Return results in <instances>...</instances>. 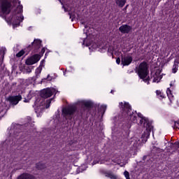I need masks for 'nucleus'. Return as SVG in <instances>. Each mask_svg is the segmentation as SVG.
<instances>
[{"instance_id": "nucleus-22", "label": "nucleus", "mask_w": 179, "mask_h": 179, "mask_svg": "<svg viewBox=\"0 0 179 179\" xmlns=\"http://www.w3.org/2000/svg\"><path fill=\"white\" fill-rule=\"evenodd\" d=\"M106 110H107V105H101V111L102 115L104 114V113H106Z\"/></svg>"}, {"instance_id": "nucleus-9", "label": "nucleus", "mask_w": 179, "mask_h": 179, "mask_svg": "<svg viewBox=\"0 0 179 179\" xmlns=\"http://www.w3.org/2000/svg\"><path fill=\"white\" fill-rule=\"evenodd\" d=\"M43 99H37L34 103V108L35 113H40L42 110H44V106L43 105Z\"/></svg>"}, {"instance_id": "nucleus-38", "label": "nucleus", "mask_w": 179, "mask_h": 179, "mask_svg": "<svg viewBox=\"0 0 179 179\" xmlns=\"http://www.w3.org/2000/svg\"><path fill=\"white\" fill-rule=\"evenodd\" d=\"M42 54H44V52H45V49L43 48L41 50Z\"/></svg>"}, {"instance_id": "nucleus-14", "label": "nucleus", "mask_w": 179, "mask_h": 179, "mask_svg": "<svg viewBox=\"0 0 179 179\" xmlns=\"http://www.w3.org/2000/svg\"><path fill=\"white\" fill-rule=\"evenodd\" d=\"M178 64H179V55L175 59V63L172 69L173 73H176L177 71H178Z\"/></svg>"}, {"instance_id": "nucleus-48", "label": "nucleus", "mask_w": 179, "mask_h": 179, "mask_svg": "<svg viewBox=\"0 0 179 179\" xmlns=\"http://www.w3.org/2000/svg\"><path fill=\"white\" fill-rule=\"evenodd\" d=\"M83 44H85V41H83Z\"/></svg>"}, {"instance_id": "nucleus-19", "label": "nucleus", "mask_w": 179, "mask_h": 179, "mask_svg": "<svg viewBox=\"0 0 179 179\" xmlns=\"http://www.w3.org/2000/svg\"><path fill=\"white\" fill-rule=\"evenodd\" d=\"M171 148H172L173 150H177L179 149V142L176 141L174 143H171Z\"/></svg>"}, {"instance_id": "nucleus-45", "label": "nucleus", "mask_w": 179, "mask_h": 179, "mask_svg": "<svg viewBox=\"0 0 179 179\" xmlns=\"http://www.w3.org/2000/svg\"><path fill=\"white\" fill-rule=\"evenodd\" d=\"M23 54H24V55L26 54V52L24 51V52H23Z\"/></svg>"}, {"instance_id": "nucleus-5", "label": "nucleus", "mask_w": 179, "mask_h": 179, "mask_svg": "<svg viewBox=\"0 0 179 179\" xmlns=\"http://www.w3.org/2000/svg\"><path fill=\"white\" fill-rule=\"evenodd\" d=\"M120 106L121 107L122 110V115L124 117H130V119H131L134 122H136L137 121V117L132 115L131 113V106H129V103L124 102V103L122 102L120 103Z\"/></svg>"}, {"instance_id": "nucleus-17", "label": "nucleus", "mask_w": 179, "mask_h": 179, "mask_svg": "<svg viewBox=\"0 0 179 179\" xmlns=\"http://www.w3.org/2000/svg\"><path fill=\"white\" fill-rule=\"evenodd\" d=\"M166 94L171 101V103H173V94L171 93V90H170V88H168L166 90Z\"/></svg>"}, {"instance_id": "nucleus-31", "label": "nucleus", "mask_w": 179, "mask_h": 179, "mask_svg": "<svg viewBox=\"0 0 179 179\" xmlns=\"http://www.w3.org/2000/svg\"><path fill=\"white\" fill-rule=\"evenodd\" d=\"M52 99H48V101H47V102H46V108H50V104H51V101H52Z\"/></svg>"}, {"instance_id": "nucleus-1", "label": "nucleus", "mask_w": 179, "mask_h": 179, "mask_svg": "<svg viewBox=\"0 0 179 179\" xmlns=\"http://www.w3.org/2000/svg\"><path fill=\"white\" fill-rule=\"evenodd\" d=\"M17 8L14 13V16L12 17H8V15L10 13L12 10V5L9 1L6 0H2L0 1V12L2 13L3 16L5 17L8 23H12L13 26L17 27L20 22L23 20V6L20 5V1L16 0Z\"/></svg>"}, {"instance_id": "nucleus-24", "label": "nucleus", "mask_w": 179, "mask_h": 179, "mask_svg": "<svg viewBox=\"0 0 179 179\" xmlns=\"http://www.w3.org/2000/svg\"><path fill=\"white\" fill-rule=\"evenodd\" d=\"M41 71H43V69L41 67H38L35 71L36 75H40L41 73Z\"/></svg>"}, {"instance_id": "nucleus-34", "label": "nucleus", "mask_w": 179, "mask_h": 179, "mask_svg": "<svg viewBox=\"0 0 179 179\" xmlns=\"http://www.w3.org/2000/svg\"><path fill=\"white\" fill-rule=\"evenodd\" d=\"M69 15H70V19H71V22H73V19H75V16H73L72 14H70V13H69Z\"/></svg>"}, {"instance_id": "nucleus-7", "label": "nucleus", "mask_w": 179, "mask_h": 179, "mask_svg": "<svg viewBox=\"0 0 179 179\" xmlns=\"http://www.w3.org/2000/svg\"><path fill=\"white\" fill-rule=\"evenodd\" d=\"M56 92L57 90L55 88H47L41 91V96L42 99H48V97H51Z\"/></svg>"}, {"instance_id": "nucleus-23", "label": "nucleus", "mask_w": 179, "mask_h": 179, "mask_svg": "<svg viewBox=\"0 0 179 179\" xmlns=\"http://www.w3.org/2000/svg\"><path fill=\"white\" fill-rule=\"evenodd\" d=\"M106 177H108V178H110V179H117V176H115V175H113L112 173H106Z\"/></svg>"}, {"instance_id": "nucleus-47", "label": "nucleus", "mask_w": 179, "mask_h": 179, "mask_svg": "<svg viewBox=\"0 0 179 179\" xmlns=\"http://www.w3.org/2000/svg\"><path fill=\"white\" fill-rule=\"evenodd\" d=\"M110 93H113V90H111Z\"/></svg>"}, {"instance_id": "nucleus-2", "label": "nucleus", "mask_w": 179, "mask_h": 179, "mask_svg": "<svg viewBox=\"0 0 179 179\" xmlns=\"http://www.w3.org/2000/svg\"><path fill=\"white\" fill-rule=\"evenodd\" d=\"M7 132V138L3 143V146L23 145V125L16 123L12 124Z\"/></svg>"}, {"instance_id": "nucleus-20", "label": "nucleus", "mask_w": 179, "mask_h": 179, "mask_svg": "<svg viewBox=\"0 0 179 179\" xmlns=\"http://www.w3.org/2000/svg\"><path fill=\"white\" fill-rule=\"evenodd\" d=\"M44 167H45V166L41 162L36 164V169H38V170H43Z\"/></svg>"}, {"instance_id": "nucleus-42", "label": "nucleus", "mask_w": 179, "mask_h": 179, "mask_svg": "<svg viewBox=\"0 0 179 179\" xmlns=\"http://www.w3.org/2000/svg\"><path fill=\"white\" fill-rule=\"evenodd\" d=\"M97 48V47H96V46H93V48Z\"/></svg>"}, {"instance_id": "nucleus-46", "label": "nucleus", "mask_w": 179, "mask_h": 179, "mask_svg": "<svg viewBox=\"0 0 179 179\" xmlns=\"http://www.w3.org/2000/svg\"><path fill=\"white\" fill-rule=\"evenodd\" d=\"M45 57H47V53L45 55Z\"/></svg>"}, {"instance_id": "nucleus-15", "label": "nucleus", "mask_w": 179, "mask_h": 179, "mask_svg": "<svg viewBox=\"0 0 179 179\" xmlns=\"http://www.w3.org/2000/svg\"><path fill=\"white\" fill-rule=\"evenodd\" d=\"M92 103L90 101H80V106H84V107H92Z\"/></svg>"}, {"instance_id": "nucleus-36", "label": "nucleus", "mask_w": 179, "mask_h": 179, "mask_svg": "<svg viewBox=\"0 0 179 179\" xmlns=\"http://www.w3.org/2000/svg\"><path fill=\"white\" fill-rule=\"evenodd\" d=\"M121 62V59L120 58H117L116 59V64H117L118 65H120V63Z\"/></svg>"}, {"instance_id": "nucleus-12", "label": "nucleus", "mask_w": 179, "mask_h": 179, "mask_svg": "<svg viewBox=\"0 0 179 179\" xmlns=\"http://www.w3.org/2000/svg\"><path fill=\"white\" fill-rule=\"evenodd\" d=\"M119 30L121 33H123V34H128L131 31V30H132V27H131V26L129 25H127V24H124V25H122L119 27Z\"/></svg>"}, {"instance_id": "nucleus-30", "label": "nucleus", "mask_w": 179, "mask_h": 179, "mask_svg": "<svg viewBox=\"0 0 179 179\" xmlns=\"http://www.w3.org/2000/svg\"><path fill=\"white\" fill-rule=\"evenodd\" d=\"M157 94H159V99H164V96L163 95V93H162L160 91H157Z\"/></svg>"}, {"instance_id": "nucleus-21", "label": "nucleus", "mask_w": 179, "mask_h": 179, "mask_svg": "<svg viewBox=\"0 0 179 179\" xmlns=\"http://www.w3.org/2000/svg\"><path fill=\"white\" fill-rule=\"evenodd\" d=\"M27 120H28L27 127H29V128H30V127H34V124H33V123L31 122V117H27Z\"/></svg>"}, {"instance_id": "nucleus-43", "label": "nucleus", "mask_w": 179, "mask_h": 179, "mask_svg": "<svg viewBox=\"0 0 179 179\" xmlns=\"http://www.w3.org/2000/svg\"><path fill=\"white\" fill-rule=\"evenodd\" d=\"M170 86H173V83H170Z\"/></svg>"}, {"instance_id": "nucleus-40", "label": "nucleus", "mask_w": 179, "mask_h": 179, "mask_svg": "<svg viewBox=\"0 0 179 179\" xmlns=\"http://www.w3.org/2000/svg\"><path fill=\"white\" fill-rule=\"evenodd\" d=\"M63 8H64V11L66 12V8L63 6Z\"/></svg>"}, {"instance_id": "nucleus-49", "label": "nucleus", "mask_w": 179, "mask_h": 179, "mask_svg": "<svg viewBox=\"0 0 179 179\" xmlns=\"http://www.w3.org/2000/svg\"><path fill=\"white\" fill-rule=\"evenodd\" d=\"M64 75H65V73H64Z\"/></svg>"}, {"instance_id": "nucleus-25", "label": "nucleus", "mask_w": 179, "mask_h": 179, "mask_svg": "<svg viewBox=\"0 0 179 179\" xmlns=\"http://www.w3.org/2000/svg\"><path fill=\"white\" fill-rule=\"evenodd\" d=\"M28 99H24V103H29V101H30V100H31V94H28Z\"/></svg>"}, {"instance_id": "nucleus-32", "label": "nucleus", "mask_w": 179, "mask_h": 179, "mask_svg": "<svg viewBox=\"0 0 179 179\" xmlns=\"http://www.w3.org/2000/svg\"><path fill=\"white\" fill-rule=\"evenodd\" d=\"M85 30H87V32H85L87 37V36H90V34H91L90 31H89V29H87V26H85Z\"/></svg>"}, {"instance_id": "nucleus-37", "label": "nucleus", "mask_w": 179, "mask_h": 179, "mask_svg": "<svg viewBox=\"0 0 179 179\" xmlns=\"http://www.w3.org/2000/svg\"><path fill=\"white\" fill-rule=\"evenodd\" d=\"M17 179H23V174H21L20 176H18Z\"/></svg>"}, {"instance_id": "nucleus-33", "label": "nucleus", "mask_w": 179, "mask_h": 179, "mask_svg": "<svg viewBox=\"0 0 179 179\" xmlns=\"http://www.w3.org/2000/svg\"><path fill=\"white\" fill-rule=\"evenodd\" d=\"M31 50V45H29L28 46V50L27 52L25 53V55H27L29 54V52Z\"/></svg>"}, {"instance_id": "nucleus-39", "label": "nucleus", "mask_w": 179, "mask_h": 179, "mask_svg": "<svg viewBox=\"0 0 179 179\" xmlns=\"http://www.w3.org/2000/svg\"><path fill=\"white\" fill-rule=\"evenodd\" d=\"M20 71H23V69L21 66H20Z\"/></svg>"}, {"instance_id": "nucleus-29", "label": "nucleus", "mask_w": 179, "mask_h": 179, "mask_svg": "<svg viewBox=\"0 0 179 179\" xmlns=\"http://www.w3.org/2000/svg\"><path fill=\"white\" fill-rule=\"evenodd\" d=\"M24 70L26 73H31V69L30 67H25Z\"/></svg>"}, {"instance_id": "nucleus-13", "label": "nucleus", "mask_w": 179, "mask_h": 179, "mask_svg": "<svg viewBox=\"0 0 179 179\" xmlns=\"http://www.w3.org/2000/svg\"><path fill=\"white\" fill-rule=\"evenodd\" d=\"M132 62V57L131 56H126L123 58H122V64L125 66H128Z\"/></svg>"}, {"instance_id": "nucleus-44", "label": "nucleus", "mask_w": 179, "mask_h": 179, "mask_svg": "<svg viewBox=\"0 0 179 179\" xmlns=\"http://www.w3.org/2000/svg\"><path fill=\"white\" fill-rule=\"evenodd\" d=\"M87 46L91 45V44H87Z\"/></svg>"}, {"instance_id": "nucleus-18", "label": "nucleus", "mask_w": 179, "mask_h": 179, "mask_svg": "<svg viewBox=\"0 0 179 179\" xmlns=\"http://www.w3.org/2000/svg\"><path fill=\"white\" fill-rule=\"evenodd\" d=\"M125 3H127V0H116V4L120 8H122Z\"/></svg>"}, {"instance_id": "nucleus-28", "label": "nucleus", "mask_w": 179, "mask_h": 179, "mask_svg": "<svg viewBox=\"0 0 179 179\" xmlns=\"http://www.w3.org/2000/svg\"><path fill=\"white\" fill-rule=\"evenodd\" d=\"M23 56V50H21L17 55L16 57L18 58H20V57Z\"/></svg>"}, {"instance_id": "nucleus-4", "label": "nucleus", "mask_w": 179, "mask_h": 179, "mask_svg": "<svg viewBox=\"0 0 179 179\" xmlns=\"http://www.w3.org/2000/svg\"><path fill=\"white\" fill-rule=\"evenodd\" d=\"M136 73H138L140 79H143L145 83L149 85L150 79L148 78V75H149V69H148V64L146 62H142L140 64L137 68Z\"/></svg>"}, {"instance_id": "nucleus-8", "label": "nucleus", "mask_w": 179, "mask_h": 179, "mask_svg": "<svg viewBox=\"0 0 179 179\" xmlns=\"http://www.w3.org/2000/svg\"><path fill=\"white\" fill-rule=\"evenodd\" d=\"M40 59H41V56H40V55L36 54L28 58L26 60L25 64L27 65H34V64H37V62H38Z\"/></svg>"}, {"instance_id": "nucleus-27", "label": "nucleus", "mask_w": 179, "mask_h": 179, "mask_svg": "<svg viewBox=\"0 0 179 179\" xmlns=\"http://www.w3.org/2000/svg\"><path fill=\"white\" fill-rule=\"evenodd\" d=\"M124 176L126 179H130L129 178V171H125L124 172Z\"/></svg>"}, {"instance_id": "nucleus-10", "label": "nucleus", "mask_w": 179, "mask_h": 179, "mask_svg": "<svg viewBox=\"0 0 179 179\" xmlns=\"http://www.w3.org/2000/svg\"><path fill=\"white\" fill-rule=\"evenodd\" d=\"M20 100H22V95L11 96L8 98V101L13 106H16Z\"/></svg>"}, {"instance_id": "nucleus-41", "label": "nucleus", "mask_w": 179, "mask_h": 179, "mask_svg": "<svg viewBox=\"0 0 179 179\" xmlns=\"http://www.w3.org/2000/svg\"><path fill=\"white\" fill-rule=\"evenodd\" d=\"M47 79H50V75H48Z\"/></svg>"}, {"instance_id": "nucleus-11", "label": "nucleus", "mask_w": 179, "mask_h": 179, "mask_svg": "<svg viewBox=\"0 0 179 179\" xmlns=\"http://www.w3.org/2000/svg\"><path fill=\"white\" fill-rule=\"evenodd\" d=\"M151 75V79H152V82H154V83H159V82H160V80H162V78H163V76H162V75L160 74V71H157L155 73H152Z\"/></svg>"}, {"instance_id": "nucleus-35", "label": "nucleus", "mask_w": 179, "mask_h": 179, "mask_svg": "<svg viewBox=\"0 0 179 179\" xmlns=\"http://www.w3.org/2000/svg\"><path fill=\"white\" fill-rule=\"evenodd\" d=\"M173 128H178L179 129V123L176 122Z\"/></svg>"}, {"instance_id": "nucleus-26", "label": "nucleus", "mask_w": 179, "mask_h": 179, "mask_svg": "<svg viewBox=\"0 0 179 179\" xmlns=\"http://www.w3.org/2000/svg\"><path fill=\"white\" fill-rule=\"evenodd\" d=\"M45 65V59H43L41 61L38 68H41L43 69V66H44Z\"/></svg>"}, {"instance_id": "nucleus-6", "label": "nucleus", "mask_w": 179, "mask_h": 179, "mask_svg": "<svg viewBox=\"0 0 179 179\" xmlns=\"http://www.w3.org/2000/svg\"><path fill=\"white\" fill-rule=\"evenodd\" d=\"M75 111H76V107L75 106H69L63 108L62 115L65 120H72Z\"/></svg>"}, {"instance_id": "nucleus-3", "label": "nucleus", "mask_w": 179, "mask_h": 179, "mask_svg": "<svg viewBox=\"0 0 179 179\" xmlns=\"http://www.w3.org/2000/svg\"><path fill=\"white\" fill-rule=\"evenodd\" d=\"M138 117L141 118L140 124L141 125L143 124V127L145 128V131H144L141 138L143 141H145V142H146V141L149 139V136H150V132L152 131V129H153V126H152V124L149 123V120L143 117V115L142 113H138Z\"/></svg>"}, {"instance_id": "nucleus-16", "label": "nucleus", "mask_w": 179, "mask_h": 179, "mask_svg": "<svg viewBox=\"0 0 179 179\" xmlns=\"http://www.w3.org/2000/svg\"><path fill=\"white\" fill-rule=\"evenodd\" d=\"M31 44L32 45H34L35 48H40V47H41V41L39 39H35Z\"/></svg>"}]
</instances>
